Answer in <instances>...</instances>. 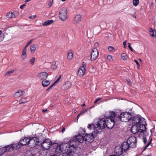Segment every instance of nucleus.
Segmentation results:
<instances>
[{"label":"nucleus","instance_id":"nucleus-1","mask_svg":"<svg viewBox=\"0 0 156 156\" xmlns=\"http://www.w3.org/2000/svg\"><path fill=\"white\" fill-rule=\"evenodd\" d=\"M146 129V126L144 124L140 126L134 124L131 127V132L134 134L139 133L138 136L140 137L142 135H148V133Z\"/></svg>","mask_w":156,"mask_h":156},{"label":"nucleus","instance_id":"nucleus-2","mask_svg":"<svg viewBox=\"0 0 156 156\" xmlns=\"http://www.w3.org/2000/svg\"><path fill=\"white\" fill-rule=\"evenodd\" d=\"M106 120L105 118L99 119L97 122L95 124V128L94 130V133L98 134L100 133L102 129H104L105 127Z\"/></svg>","mask_w":156,"mask_h":156},{"label":"nucleus","instance_id":"nucleus-3","mask_svg":"<svg viewBox=\"0 0 156 156\" xmlns=\"http://www.w3.org/2000/svg\"><path fill=\"white\" fill-rule=\"evenodd\" d=\"M118 123H120L121 121L126 122L129 121L132 118L131 114L129 112H125L120 114L116 117Z\"/></svg>","mask_w":156,"mask_h":156},{"label":"nucleus","instance_id":"nucleus-4","mask_svg":"<svg viewBox=\"0 0 156 156\" xmlns=\"http://www.w3.org/2000/svg\"><path fill=\"white\" fill-rule=\"evenodd\" d=\"M132 123L134 125H140L144 124L147 125L145 119L140 115H137L134 117L133 119Z\"/></svg>","mask_w":156,"mask_h":156},{"label":"nucleus","instance_id":"nucleus-5","mask_svg":"<svg viewBox=\"0 0 156 156\" xmlns=\"http://www.w3.org/2000/svg\"><path fill=\"white\" fill-rule=\"evenodd\" d=\"M28 146L31 148L34 147L40 143L39 139L35 137H29Z\"/></svg>","mask_w":156,"mask_h":156},{"label":"nucleus","instance_id":"nucleus-6","mask_svg":"<svg viewBox=\"0 0 156 156\" xmlns=\"http://www.w3.org/2000/svg\"><path fill=\"white\" fill-rule=\"evenodd\" d=\"M117 119H113L112 118L111 119H107L106 121L105 126L108 129H112L114 126L115 124L117 125L119 123H118V121Z\"/></svg>","mask_w":156,"mask_h":156},{"label":"nucleus","instance_id":"nucleus-7","mask_svg":"<svg viewBox=\"0 0 156 156\" xmlns=\"http://www.w3.org/2000/svg\"><path fill=\"white\" fill-rule=\"evenodd\" d=\"M41 144V147L43 149L45 150H48L51 146H53V143L48 139L44 140L42 143H39Z\"/></svg>","mask_w":156,"mask_h":156},{"label":"nucleus","instance_id":"nucleus-8","mask_svg":"<svg viewBox=\"0 0 156 156\" xmlns=\"http://www.w3.org/2000/svg\"><path fill=\"white\" fill-rule=\"evenodd\" d=\"M59 17L62 21L66 20L67 18V10L65 8L61 9L59 12Z\"/></svg>","mask_w":156,"mask_h":156},{"label":"nucleus","instance_id":"nucleus-9","mask_svg":"<svg viewBox=\"0 0 156 156\" xmlns=\"http://www.w3.org/2000/svg\"><path fill=\"white\" fill-rule=\"evenodd\" d=\"M130 146V148H134L136 147L137 144V140L136 137L131 136L128 138L127 140Z\"/></svg>","mask_w":156,"mask_h":156},{"label":"nucleus","instance_id":"nucleus-10","mask_svg":"<svg viewBox=\"0 0 156 156\" xmlns=\"http://www.w3.org/2000/svg\"><path fill=\"white\" fill-rule=\"evenodd\" d=\"M52 147H53V151L58 154H60L64 150L63 148L62 147L61 145H58L56 143H53Z\"/></svg>","mask_w":156,"mask_h":156},{"label":"nucleus","instance_id":"nucleus-11","mask_svg":"<svg viewBox=\"0 0 156 156\" xmlns=\"http://www.w3.org/2000/svg\"><path fill=\"white\" fill-rule=\"evenodd\" d=\"M105 116L107 119H111L112 118L113 119H117L116 117H118V116L116 115V114L114 112L110 111L106 112L105 114Z\"/></svg>","mask_w":156,"mask_h":156},{"label":"nucleus","instance_id":"nucleus-12","mask_svg":"<svg viewBox=\"0 0 156 156\" xmlns=\"http://www.w3.org/2000/svg\"><path fill=\"white\" fill-rule=\"evenodd\" d=\"M98 55V52L96 48L93 49L91 53V60L93 61L95 60L97 58Z\"/></svg>","mask_w":156,"mask_h":156},{"label":"nucleus","instance_id":"nucleus-13","mask_svg":"<svg viewBox=\"0 0 156 156\" xmlns=\"http://www.w3.org/2000/svg\"><path fill=\"white\" fill-rule=\"evenodd\" d=\"M84 137L82 135L79 134L77 136H75L72 138V141L74 142L78 141L82 143L84 141Z\"/></svg>","mask_w":156,"mask_h":156},{"label":"nucleus","instance_id":"nucleus-14","mask_svg":"<svg viewBox=\"0 0 156 156\" xmlns=\"http://www.w3.org/2000/svg\"><path fill=\"white\" fill-rule=\"evenodd\" d=\"M94 138L93 134L92 133L86 134L84 136L85 141L90 143L92 142L93 141Z\"/></svg>","mask_w":156,"mask_h":156},{"label":"nucleus","instance_id":"nucleus-15","mask_svg":"<svg viewBox=\"0 0 156 156\" xmlns=\"http://www.w3.org/2000/svg\"><path fill=\"white\" fill-rule=\"evenodd\" d=\"M85 71V68L84 66H83L79 68L77 73V75L80 77H82L84 75Z\"/></svg>","mask_w":156,"mask_h":156},{"label":"nucleus","instance_id":"nucleus-16","mask_svg":"<svg viewBox=\"0 0 156 156\" xmlns=\"http://www.w3.org/2000/svg\"><path fill=\"white\" fill-rule=\"evenodd\" d=\"M123 150V149L120 146H119L116 147L114 150L115 153L119 156L124 152Z\"/></svg>","mask_w":156,"mask_h":156},{"label":"nucleus","instance_id":"nucleus-17","mask_svg":"<svg viewBox=\"0 0 156 156\" xmlns=\"http://www.w3.org/2000/svg\"><path fill=\"white\" fill-rule=\"evenodd\" d=\"M38 76L41 80H45L48 77V74L46 72H42L37 75Z\"/></svg>","mask_w":156,"mask_h":156},{"label":"nucleus","instance_id":"nucleus-18","mask_svg":"<svg viewBox=\"0 0 156 156\" xmlns=\"http://www.w3.org/2000/svg\"><path fill=\"white\" fill-rule=\"evenodd\" d=\"M29 140V138L25 137L23 139L22 138L21 140H20V142L21 145L24 146L27 144H28V145Z\"/></svg>","mask_w":156,"mask_h":156},{"label":"nucleus","instance_id":"nucleus-19","mask_svg":"<svg viewBox=\"0 0 156 156\" xmlns=\"http://www.w3.org/2000/svg\"><path fill=\"white\" fill-rule=\"evenodd\" d=\"M121 147L123 149L124 151H125L129 149L130 147V146L127 141V142H124L122 143Z\"/></svg>","mask_w":156,"mask_h":156},{"label":"nucleus","instance_id":"nucleus-20","mask_svg":"<svg viewBox=\"0 0 156 156\" xmlns=\"http://www.w3.org/2000/svg\"><path fill=\"white\" fill-rule=\"evenodd\" d=\"M71 85V84L70 82L67 81L63 85L62 89L63 90H66L70 87Z\"/></svg>","mask_w":156,"mask_h":156},{"label":"nucleus","instance_id":"nucleus-21","mask_svg":"<svg viewBox=\"0 0 156 156\" xmlns=\"http://www.w3.org/2000/svg\"><path fill=\"white\" fill-rule=\"evenodd\" d=\"M81 20V16L80 15H76L74 18V22L76 24L79 23Z\"/></svg>","mask_w":156,"mask_h":156},{"label":"nucleus","instance_id":"nucleus-22","mask_svg":"<svg viewBox=\"0 0 156 156\" xmlns=\"http://www.w3.org/2000/svg\"><path fill=\"white\" fill-rule=\"evenodd\" d=\"M24 91L19 90L15 93V96L16 97H19L24 94Z\"/></svg>","mask_w":156,"mask_h":156},{"label":"nucleus","instance_id":"nucleus-23","mask_svg":"<svg viewBox=\"0 0 156 156\" xmlns=\"http://www.w3.org/2000/svg\"><path fill=\"white\" fill-rule=\"evenodd\" d=\"M14 150H18L19 149L21 146L20 142L17 143H13L12 144Z\"/></svg>","mask_w":156,"mask_h":156},{"label":"nucleus","instance_id":"nucleus-24","mask_svg":"<svg viewBox=\"0 0 156 156\" xmlns=\"http://www.w3.org/2000/svg\"><path fill=\"white\" fill-rule=\"evenodd\" d=\"M5 147L6 150V151L11 152L14 150V148H13V146L12 144Z\"/></svg>","mask_w":156,"mask_h":156},{"label":"nucleus","instance_id":"nucleus-25","mask_svg":"<svg viewBox=\"0 0 156 156\" xmlns=\"http://www.w3.org/2000/svg\"><path fill=\"white\" fill-rule=\"evenodd\" d=\"M149 31L150 35L151 36L155 37L156 31L155 29H153L151 28H150L149 29Z\"/></svg>","mask_w":156,"mask_h":156},{"label":"nucleus","instance_id":"nucleus-26","mask_svg":"<svg viewBox=\"0 0 156 156\" xmlns=\"http://www.w3.org/2000/svg\"><path fill=\"white\" fill-rule=\"evenodd\" d=\"M53 22V20H47L45 21L44 23H42V25L43 26H48L51 23Z\"/></svg>","mask_w":156,"mask_h":156},{"label":"nucleus","instance_id":"nucleus-27","mask_svg":"<svg viewBox=\"0 0 156 156\" xmlns=\"http://www.w3.org/2000/svg\"><path fill=\"white\" fill-rule=\"evenodd\" d=\"M6 151V150L5 146L2 147L0 146V156L3 155Z\"/></svg>","mask_w":156,"mask_h":156},{"label":"nucleus","instance_id":"nucleus-28","mask_svg":"<svg viewBox=\"0 0 156 156\" xmlns=\"http://www.w3.org/2000/svg\"><path fill=\"white\" fill-rule=\"evenodd\" d=\"M76 141L74 142L72 141V139L70 140V144H69V147H73V148H75L77 146V145L75 143Z\"/></svg>","mask_w":156,"mask_h":156},{"label":"nucleus","instance_id":"nucleus-29","mask_svg":"<svg viewBox=\"0 0 156 156\" xmlns=\"http://www.w3.org/2000/svg\"><path fill=\"white\" fill-rule=\"evenodd\" d=\"M50 84L49 81L48 80H43L42 81V86L44 87H47L48 85Z\"/></svg>","mask_w":156,"mask_h":156},{"label":"nucleus","instance_id":"nucleus-30","mask_svg":"<svg viewBox=\"0 0 156 156\" xmlns=\"http://www.w3.org/2000/svg\"><path fill=\"white\" fill-rule=\"evenodd\" d=\"M73 57V53L72 51L70 50L68 53L67 58L68 59L70 60Z\"/></svg>","mask_w":156,"mask_h":156},{"label":"nucleus","instance_id":"nucleus-31","mask_svg":"<svg viewBox=\"0 0 156 156\" xmlns=\"http://www.w3.org/2000/svg\"><path fill=\"white\" fill-rule=\"evenodd\" d=\"M26 51H27V49L26 48H24L22 54L21 55V57L23 59H24L26 57Z\"/></svg>","mask_w":156,"mask_h":156},{"label":"nucleus","instance_id":"nucleus-32","mask_svg":"<svg viewBox=\"0 0 156 156\" xmlns=\"http://www.w3.org/2000/svg\"><path fill=\"white\" fill-rule=\"evenodd\" d=\"M88 109H85L81 111L77 116V119H79V117L80 115H82L83 114L85 113L86 112H87V111H88Z\"/></svg>","mask_w":156,"mask_h":156},{"label":"nucleus","instance_id":"nucleus-33","mask_svg":"<svg viewBox=\"0 0 156 156\" xmlns=\"http://www.w3.org/2000/svg\"><path fill=\"white\" fill-rule=\"evenodd\" d=\"M36 46L35 44H33L30 47L31 52L33 53L34 52L36 49Z\"/></svg>","mask_w":156,"mask_h":156},{"label":"nucleus","instance_id":"nucleus-34","mask_svg":"<svg viewBox=\"0 0 156 156\" xmlns=\"http://www.w3.org/2000/svg\"><path fill=\"white\" fill-rule=\"evenodd\" d=\"M26 98H22L19 101V103L20 104L25 103L27 102Z\"/></svg>","mask_w":156,"mask_h":156},{"label":"nucleus","instance_id":"nucleus-35","mask_svg":"<svg viewBox=\"0 0 156 156\" xmlns=\"http://www.w3.org/2000/svg\"><path fill=\"white\" fill-rule=\"evenodd\" d=\"M87 128L89 129H91L92 128H93L94 130V129L95 128V124L94 125V124L92 123L89 124Z\"/></svg>","mask_w":156,"mask_h":156},{"label":"nucleus","instance_id":"nucleus-36","mask_svg":"<svg viewBox=\"0 0 156 156\" xmlns=\"http://www.w3.org/2000/svg\"><path fill=\"white\" fill-rule=\"evenodd\" d=\"M6 17L9 19L13 18L12 13L10 12H8L7 13L6 15Z\"/></svg>","mask_w":156,"mask_h":156},{"label":"nucleus","instance_id":"nucleus-37","mask_svg":"<svg viewBox=\"0 0 156 156\" xmlns=\"http://www.w3.org/2000/svg\"><path fill=\"white\" fill-rule=\"evenodd\" d=\"M56 62H53L52 64L51 67L53 69H55L57 68Z\"/></svg>","mask_w":156,"mask_h":156},{"label":"nucleus","instance_id":"nucleus-38","mask_svg":"<svg viewBox=\"0 0 156 156\" xmlns=\"http://www.w3.org/2000/svg\"><path fill=\"white\" fill-rule=\"evenodd\" d=\"M14 69L7 71L5 74V76H7L10 75L11 74L13 73L14 72Z\"/></svg>","mask_w":156,"mask_h":156},{"label":"nucleus","instance_id":"nucleus-39","mask_svg":"<svg viewBox=\"0 0 156 156\" xmlns=\"http://www.w3.org/2000/svg\"><path fill=\"white\" fill-rule=\"evenodd\" d=\"M139 3V0H133V4L134 6H136Z\"/></svg>","mask_w":156,"mask_h":156},{"label":"nucleus","instance_id":"nucleus-40","mask_svg":"<svg viewBox=\"0 0 156 156\" xmlns=\"http://www.w3.org/2000/svg\"><path fill=\"white\" fill-rule=\"evenodd\" d=\"M122 58L124 60H126L127 58V56L126 54L124 53H123L121 55Z\"/></svg>","mask_w":156,"mask_h":156},{"label":"nucleus","instance_id":"nucleus-41","mask_svg":"<svg viewBox=\"0 0 156 156\" xmlns=\"http://www.w3.org/2000/svg\"><path fill=\"white\" fill-rule=\"evenodd\" d=\"M59 156H71L70 154L69 153H67L66 152L63 153L62 154H60V155Z\"/></svg>","mask_w":156,"mask_h":156},{"label":"nucleus","instance_id":"nucleus-42","mask_svg":"<svg viewBox=\"0 0 156 156\" xmlns=\"http://www.w3.org/2000/svg\"><path fill=\"white\" fill-rule=\"evenodd\" d=\"M55 83H53L46 90V91H48L49 90L51 89L52 88V87L54 86H55Z\"/></svg>","mask_w":156,"mask_h":156},{"label":"nucleus","instance_id":"nucleus-43","mask_svg":"<svg viewBox=\"0 0 156 156\" xmlns=\"http://www.w3.org/2000/svg\"><path fill=\"white\" fill-rule=\"evenodd\" d=\"M12 13L13 18H15L18 15V12H12Z\"/></svg>","mask_w":156,"mask_h":156},{"label":"nucleus","instance_id":"nucleus-44","mask_svg":"<svg viewBox=\"0 0 156 156\" xmlns=\"http://www.w3.org/2000/svg\"><path fill=\"white\" fill-rule=\"evenodd\" d=\"M78 149H77L75 150V153L78 154V155H80L81 154V152H79Z\"/></svg>","mask_w":156,"mask_h":156},{"label":"nucleus","instance_id":"nucleus-45","mask_svg":"<svg viewBox=\"0 0 156 156\" xmlns=\"http://www.w3.org/2000/svg\"><path fill=\"white\" fill-rule=\"evenodd\" d=\"M33 39H31L30 41L28 42L26 44V46H25V47L24 48H26L27 47H28V46L33 41Z\"/></svg>","mask_w":156,"mask_h":156},{"label":"nucleus","instance_id":"nucleus-46","mask_svg":"<svg viewBox=\"0 0 156 156\" xmlns=\"http://www.w3.org/2000/svg\"><path fill=\"white\" fill-rule=\"evenodd\" d=\"M35 59V58L34 57H32V58L30 60V62H31V64L32 65L34 64Z\"/></svg>","mask_w":156,"mask_h":156},{"label":"nucleus","instance_id":"nucleus-47","mask_svg":"<svg viewBox=\"0 0 156 156\" xmlns=\"http://www.w3.org/2000/svg\"><path fill=\"white\" fill-rule=\"evenodd\" d=\"M119 156H128V153L125 151H124Z\"/></svg>","mask_w":156,"mask_h":156},{"label":"nucleus","instance_id":"nucleus-48","mask_svg":"<svg viewBox=\"0 0 156 156\" xmlns=\"http://www.w3.org/2000/svg\"><path fill=\"white\" fill-rule=\"evenodd\" d=\"M108 50L109 51H113L115 49L114 47L112 46H109L108 48Z\"/></svg>","mask_w":156,"mask_h":156},{"label":"nucleus","instance_id":"nucleus-49","mask_svg":"<svg viewBox=\"0 0 156 156\" xmlns=\"http://www.w3.org/2000/svg\"><path fill=\"white\" fill-rule=\"evenodd\" d=\"M2 33V31L0 30V42L2 41L4 39V37L1 36Z\"/></svg>","mask_w":156,"mask_h":156},{"label":"nucleus","instance_id":"nucleus-50","mask_svg":"<svg viewBox=\"0 0 156 156\" xmlns=\"http://www.w3.org/2000/svg\"><path fill=\"white\" fill-rule=\"evenodd\" d=\"M151 141H152V139H151L150 140V141L147 144L146 146L144 148V150H145L146 149V148L151 143Z\"/></svg>","mask_w":156,"mask_h":156},{"label":"nucleus","instance_id":"nucleus-51","mask_svg":"<svg viewBox=\"0 0 156 156\" xmlns=\"http://www.w3.org/2000/svg\"><path fill=\"white\" fill-rule=\"evenodd\" d=\"M142 136H143V141L144 144H145L147 142V140L146 139V138L145 136H143L142 135Z\"/></svg>","mask_w":156,"mask_h":156},{"label":"nucleus","instance_id":"nucleus-52","mask_svg":"<svg viewBox=\"0 0 156 156\" xmlns=\"http://www.w3.org/2000/svg\"><path fill=\"white\" fill-rule=\"evenodd\" d=\"M61 77V75H60L58 77L57 79L54 82V83L56 84V83H57L58 81H59Z\"/></svg>","mask_w":156,"mask_h":156},{"label":"nucleus","instance_id":"nucleus-53","mask_svg":"<svg viewBox=\"0 0 156 156\" xmlns=\"http://www.w3.org/2000/svg\"><path fill=\"white\" fill-rule=\"evenodd\" d=\"M134 61L136 62V65H137V68L138 69H139V66H140V64L138 62V61L136 60V59H135L134 60Z\"/></svg>","mask_w":156,"mask_h":156},{"label":"nucleus","instance_id":"nucleus-54","mask_svg":"<svg viewBox=\"0 0 156 156\" xmlns=\"http://www.w3.org/2000/svg\"><path fill=\"white\" fill-rule=\"evenodd\" d=\"M107 58L109 61H111L112 60V56L111 55H108Z\"/></svg>","mask_w":156,"mask_h":156},{"label":"nucleus","instance_id":"nucleus-55","mask_svg":"<svg viewBox=\"0 0 156 156\" xmlns=\"http://www.w3.org/2000/svg\"><path fill=\"white\" fill-rule=\"evenodd\" d=\"M53 2V0H50L49 3L48 4V6L49 7H50L51 6L52 4V3Z\"/></svg>","mask_w":156,"mask_h":156},{"label":"nucleus","instance_id":"nucleus-56","mask_svg":"<svg viewBox=\"0 0 156 156\" xmlns=\"http://www.w3.org/2000/svg\"><path fill=\"white\" fill-rule=\"evenodd\" d=\"M128 47L130 49L131 51H133L134 50L131 47L130 44L129 43H128Z\"/></svg>","mask_w":156,"mask_h":156},{"label":"nucleus","instance_id":"nucleus-57","mask_svg":"<svg viewBox=\"0 0 156 156\" xmlns=\"http://www.w3.org/2000/svg\"><path fill=\"white\" fill-rule=\"evenodd\" d=\"M126 44V41H125L123 42V47L125 48H126L127 47Z\"/></svg>","mask_w":156,"mask_h":156},{"label":"nucleus","instance_id":"nucleus-58","mask_svg":"<svg viewBox=\"0 0 156 156\" xmlns=\"http://www.w3.org/2000/svg\"><path fill=\"white\" fill-rule=\"evenodd\" d=\"M36 17V15L31 16H30L29 17V18L31 19H33L35 18Z\"/></svg>","mask_w":156,"mask_h":156},{"label":"nucleus","instance_id":"nucleus-59","mask_svg":"<svg viewBox=\"0 0 156 156\" xmlns=\"http://www.w3.org/2000/svg\"><path fill=\"white\" fill-rule=\"evenodd\" d=\"M26 6V4H23V5H21L20 6V8L22 9H24V7Z\"/></svg>","mask_w":156,"mask_h":156},{"label":"nucleus","instance_id":"nucleus-60","mask_svg":"<svg viewBox=\"0 0 156 156\" xmlns=\"http://www.w3.org/2000/svg\"><path fill=\"white\" fill-rule=\"evenodd\" d=\"M94 46H95V48H96L98 47V43L97 42H95L94 44Z\"/></svg>","mask_w":156,"mask_h":156},{"label":"nucleus","instance_id":"nucleus-61","mask_svg":"<svg viewBox=\"0 0 156 156\" xmlns=\"http://www.w3.org/2000/svg\"><path fill=\"white\" fill-rule=\"evenodd\" d=\"M136 14V13L135 12V13L133 14H131V15H132V16L133 17L135 18L136 17V15H135Z\"/></svg>","mask_w":156,"mask_h":156},{"label":"nucleus","instance_id":"nucleus-62","mask_svg":"<svg viewBox=\"0 0 156 156\" xmlns=\"http://www.w3.org/2000/svg\"><path fill=\"white\" fill-rule=\"evenodd\" d=\"M101 99V98H99L96 99L94 102V103H96L98 101Z\"/></svg>","mask_w":156,"mask_h":156},{"label":"nucleus","instance_id":"nucleus-63","mask_svg":"<svg viewBox=\"0 0 156 156\" xmlns=\"http://www.w3.org/2000/svg\"><path fill=\"white\" fill-rule=\"evenodd\" d=\"M65 130V128L64 127H63L62 128V132L63 133Z\"/></svg>","mask_w":156,"mask_h":156},{"label":"nucleus","instance_id":"nucleus-64","mask_svg":"<svg viewBox=\"0 0 156 156\" xmlns=\"http://www.w3.org/2000/svg\"><path fill=\"white\" fill-rule=\"evenodd\" d=\"M126 80L128 82V83L130 84V83H131L130 80L129 79H126Z\"/></svg>","mask_w":156,"mask_h":156}]
</instances>
